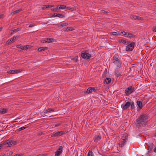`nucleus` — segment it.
<instances>
[{
  "label": "nucleus",
  "instance_id": "obj_26",
  "mask_svg": "<svg viewBox=\"0 0 156 156\" xmlns=\"http://www.w3.org/2000/svg\"><path fill=\"white\" fill-rule=\"evenodd\" d=\"M153 144L152 143H151L150 144V145L149 146V150L150 151H151L152 150L153 147Z\"/></svg>",
  "mask_w": 156,
  "mask_h": 156
},
{
  "label": "nucleus",
  "instance_id": "obj_41",
  "mask_svg": "<svg viewBox=\"0 0 156 156\" xmlns=\"http://www.w3.org/2000/svg\"><path fill=\"white\" fill-rule=\"evenodd\" d=\"M42 9H47V5H43L42 6Z\"/></svg>",
  "mask_w": 156,
  "mask_h": 156
},
{
  "label": "nucleus",
  "instance_id": "obj_3",
  "mask_svg": "<svg viewBox=\"0 0 156 156\" xmlns=\"http://www.w3.org/2000/svg\"><path fill=\"white\" fill-rule=\"evenodd\" d=\"M113 62L116 67L121 68L122 66V63L120 60V58L118 55L115 54L113 57L112 59Z\"/></svg>",
  "mask_w": 156,
  "mask_h": 156
},
{
  "label": "nucleus",
  "instance_id": "obj_15",
  "mask_svg": "<svg viewBox=\"0 0 156 156\" xmlns=\"http://www.w3.org/2000/svg\"><path fill=\"white\" fill-rule=\"evenodd\" d=\"M95 90V88L90 87L88 88L86 91V93L89 94L91 93L93 90Z\"/></svg>",
  "mask_w": 156,
  "mask_h": 156
},
{
  "label": "nucleus",
  "instance_id": "obj_42",
  "mask_svg": "<svg viewBox=\"0 0 156 156\" xmlns=\"http://www.w3.org/2000/svg\"><path fill=\"white\" fill-rule=\"evenodd\" d=\"M137 20H143V19L142 17H141L140 16H137Z\"/></svg>",
  "mask_w": 156,
  "mask_h": 156
},
{
  "label": "nucleus",
  "instance_id": "obj_52",
  "mask_svg": "<svg viewBox=\"0 0 156 156\" xmlns=\"http://www.w3.org/2000/svg\"><path fill=\"white\" fill-rule=\"evenodd\" d=\"M13 153V152H12V151H10L9 152V154H12Z\"/></svg>",
  "mask_w": 156,
  "mask_h": 156
},
{
  "label": "nucleus",
  "instance_id": "obj_50",
  "mask_svg": "<svg viewBox=\"0 0 156 156\" xmlns=\"http://www.w3.org/2000/svg\"><path fill=\"white\" fill-rule=\"evenodd\" d=\"M154 151L155 153H156V147H155L154 148Z\"/></svg>",
  "mask_w": 156,
  "mask_h": 156
},
{
  "label": "nucleus",
  "instance_id": "obj_19",
  "mask_svg": "<svg viewBox=\"0 0 156 156\" xmlns=\"http://www.w3.org/2000/svg\"><path fill=\"white\" fill-rule=\"evenodd\" d=\"M48 49V48L47 47H40L38 49V51H44L45 50Z\"/></svg>",
  "mask_w": 156,
  "mask_h": 156
},
{
  "label": "nucleus",
  "instance_id": "obj_24",
  "mask_svg": "<svg viewBox=\"0 0 156 156\" xmlns=\"http://www.w3.org/2000/svg\"><path fill=\"white\" fill-rule=\"evenodd\" d=\"M20 30V28H18L16 29H15L12 30L11 34H13L16 32L19 31Z\"/></svg>",
  "mask_w": 156,
  "mask_h": 156
},
{
  "label": "nucleus",
  "instance_id": "obj_38",
  "mask_svg": "<svg viewBox=\"0 0 156 156\" xmlns=\"http://www.w3.org/2000/svg\"><path fill=\"white\" fill-rule=\"evenodd\" d=\"M67 25H68L67 23H63L61 24H60V26L62 27H65V26H66Z\"/></svg>",
  "mask_w": 156,
  "mask_h": 156
},
{
  "label": "nucleus",
  "instance_id": "obj_47",
  "mask_svg": "<svg viewBox=\"0 0 156 156\" xmlns=\"http://www.w3.org/2000/svg\"><path fill=\"white\" fill-rule=\"evenodd\" d=\"M60 125V123H58L56 124L55 125V127H56V126H59V125Z\"/></svg>",
  "mask_w": 156,
  "mask_h": 156
},
{
  "label": "nucleus",
  "instance_id": "obj_27",
  "mask_svg": "<svg viewBox=\"0 0 156 156\" xmlns=\"http://www.w3.org/2000/svg\"><path fill=\"white\" fill-rule=\"evenodd\" d=\"M14 41V40H8L6 43L8 44H9L12 43V42H13Z\"/></svg>",
  "mask_w": 156,
  "mask_h": 156
},
{
  "label": "nucleus",
  "instance_id": "obj_35",
  "mask_svg": "<svg viewBox=\"0 0 156 156\" xmlns=\"http://www.w3.org/2000/svg\"><path fill=\"white\" fill-rule=\"evenodd\" d=\"M48 110L49 112H52L54 111V109L53 108H49L48 109Z\"/></svg>",
  "mask_w": 156,
  "mask_h": 156
},
{
  "label": "nucleus",
  "instance_id": "obj_8",
  "mask_svg": "<svg viewBox=\"0 0 156 156\" xmlns=\"http://www.w3.org/2000/svg\"><path fill=\"white\" fill-rule=\"evenodd\" d=\"M131 102L129 101L127 102L125 104H122L121 105V107L123 110H126L130 106Z\"/></svg>",
  "mask_w": 156,
  "mask_h": 156
},
{
  "label": "nucleus",
  "instance_id": "obj_9",
  "mask_svg": "<svg viewBox=\"0 0 156 156\" xmlns=\"http://www.w3.org/2000/svg\"><path fill=\"white\" fill-rule=\"evenodd\" d=\"M81 56L83 58L86 59H88L91 57V55L90 54L86 52L82 53Z\"/></svg>",
  "mask_w": 156,
  "mask_h": 156
},
{
  "label": "nucleus",
  "instance_id": "obj_48",
  "mask_svg": "<svg viewBox=\"0 0 156 156\" xmlns=\"http://www.w3.org/2000/svg\"><path fill=\"white\" fill-rule=\"evenodd\" d=\"M56 13H54L52 16H54V17H57L56 16Z\"/></svg>",
  "mask_w": 156,
  "mask_h": 156
},
{
  "label": "nucleus",
  "instance_id": "obj_44",
  "mask_svg": "<svg viewBox=\"0 0 156 156\" xmlns=\"http://www.w3.org/2000/svg\"><path fill=\"white\" fill-rule=\"evenodd\" d=\"M23 154H16L14 156H23Z\"/></svg>",
  "mask_w": 156,
  "mask_h": 156
},
{
  "label": "nucleus",
  "instance_id": "obj_1",
  "mask_svg": "<svg viewBox=\"0 0 156 156\" xmlns=\"http://www.w3.org/2000/svg\"><path fill=\"white\" fill-rule=\"evenodd\" d=\"M148 119V116L146 115H140L136 120V125L137 127L143 126L146 123L147 120Z\"/></svg>",
  "mask_w": 156,
  "mask_h": 156
},
{
  "label": "nucleus",
  "instance_id": "obj_46",
  "mask_svg": "<svg viewBox=\"0 0 156 156\" xmlns=\"http://www.w3.org/2000/svg\"><path fill=\"white\" fill-rule=\"evenodd\" d=\"M153 31L154 32H156V26L153 27Z\"/></svg>",
  "mask_w": 156,
  "mask_h": 156
},
{
  "label": "nucleus",
  "instance_id": "obj_23",
  "mask_svg": "<svg viewBox=\"0 0 156 156\" xmlns=\"http://www.w3.org/2000/svg\"><path fill=\"white\" fill-rule=\"evenodd\" d=\"M56 16L57 17L62 18H64L65 17V16L64 15L59 13L56 14Z\"/></svg>",
  "mask_w": 156,
  "mask_h": 156
},
{
  "label": "nucleus",
  "instance_id": "obj_34",
  "mask_svg": "<svg viewBox=\"0 0 156 156\" xmlns=\"http://www.w3.org/2000/svg\"><path fill=\"white\" fill-rule=\"evenodd\" d=\"M71 60L75 62H77L78 61V58H72Z\"/></svg>",
  "mask_w": 156,
  "mask_h": 156
},
{
  "label": "nucleus",
  "instance_id": "obj_29",
  "mask_svg": "<svg viewBox=\"0 0 156 156\" xmlns=\"http://www.w3.org/2000/svg\"><path fill=\"white\" fill-rule=\"evenodd\" d=\"M130 18L132 19L136 20H137V16H136L132 15L130 16Z\"/></svg>",
  "mask_w": 156,
  "mask_h": 156
},
{
  "label": "nucleus",
  "instance_id": "obj_17",
  "mask_svg": "<svg viewBox=\"0 0 156 156\" xmlns=\"http://www.w3.org/2000/svg\"><path fill=\"white\" fill-rule=\"evenodd\" d=\"M137 105L138 106L140 109L142 108L143 107V104L142 102L139 101H137L136 102Z\"/></svg>",
  "mask_w": 156,
  "mask_h": 156
},
{
  "label": "nucleus",
  "instance_id": "obj_28",
  "mask_svg": "<svg viewBox=\"0 0 156 156\" xmlns=\"http://www.w3.org/2000/svg\"><path fill=\"white\" fill-rule=\"evenodd\" d=\"M66 5H60L58 9H66Z\"/></svg>",
  "mask_w": 156,
  "mask_h": 156
},
{
  "label": "nucleus",
  "instance_id": "obj_33",
  "mask_svg": "<svg viewBox=\"0 0 156 156\" xmlns=\"http://www.w3.org/2000/svg\"><path fill=\"white\" fill-rule=\"evenodd\" d=\"M131 108L133 109L134 108V103L133 102H132L131 104Z\"/></svg>",
  "mask_w": 156,
  "mask_h": 156
},
{
  "label": "nucleus",
  "instance_id": "obj_30",
  "mask_svg": "<svg viewBox=\"0 0 156 156\" xmlns=\"http://www.w3.org/2000/svg\"><path fill=\"white\" fill-rule=\"evenodd\" d=\"M105 81L107 83H109L111 81V79L110 78H106Z\"/></svg>",
  "mask_w": 156,
  "mask_h": 156
},
{
  "label": "nucleus",
  "instance_id": "obj_21",
  "mask_svg": "<svg viewBox=\"0 0 156 156\" xmlns=\"http://www.w3.org/2000/svg\"><path fill=\"white\" fill-rule=\"evenodd\" d=\"M7 111V109L5 108L1 109L0 110V113L2 114H5L6 112Z\"/></svg>",
  "mask_w": 156,
  "mask_h": 156
},
{
  "label": "nucleus",
  "instance_id": "obj_6",
  "mask_svg": "<svg viewBox=\"0 0 156 156\" xmlns=\"http://www.w3.org/2000/svg\"><path fill=\"white\" fill-rule=\"evenodd\" d=\"M134 88L130 86L127 88L125 90V93L126 95L130 94L134 91Z\"/></svg>",
  "mask_w": 156,
  "mask_h": 156
},
{
  "label": "nucleus",
  "instance_id": "obj_7",
  "mask_svg": "<svg viewBox=\"0 0 156 156\" xmlns=\"http://www.w3.org/2000/svg\"><path fill=\"white\" fill-rule=\"evenodd\" d=\"M67 133V131H58L56 132L55 133L51 135V137H55L57 136H60L62 135H63L64 134Z\"/></svg>",
  "mask_w": 156,
  "mask_h": 156
},
{
  "label": "nucleus",
  "instance_id": "obj_53",
  "mask_svg": "<svg viewBox=\"0 0 156 156\" xmlns=\"http://www.w3.org/2000/svg\"><path fill=\"white\" fill-rule=\"evenodd\" d=\"M2 27H1V28H0V31H1L2 30Z\"/></svg>",
  "mask_w": 156,
  "mask_h": 156
},
{
  "label": "nucleus",
  "instance_id": "obj_37",
  "mask_svg": "<svg viewBox=\"0 0 156 156\" xmlns=\"http://www.w3.org/2000/svg\"><path fill=\"white\" fill-rule=\"evenodd\" d=\"M101 13L105 14V13H108V12L105 11V10H101Z\"/></svg>",
  "mask_w": 156,
  "mask_h": 156
},
{
  "label": "nucleus",
  "instance_id": "obj_2",
  "mask_svg": "<svg viewBox=\"0 0 156 156\" xmlns=\"http://www.w3.org/2000/svg\"><path fill=\"white\" fill-rule=\"evenodd\" d=\"M112 34L114 36L124 35L125 37L129 38H136L135 36L133 34L130 33L126 32L125 31L121 32L119 33V32H113Z\"/></svg>",
  "mask_w": 156,
  "mask_h": 156
},
{
  "label": "nucleus",
  "instance_id": "obj_5",
  "mask_svg": "<svg viewBox=\"0 0 156 156\" xmlns=\"http://www.w3.org/2000/svg\"><path fill=\"white\" fill-rule=\"evenodd\" d=\"M122 140L121 142V143L119 144V146L120 147H122L126 145V142L128 141V136H122Z\"/></svg>",
  "mask_w": 156,
  "mask_h": 156
},
{
  "label": "nucleus",
  "instance_id": "obj_12",
  "mask_svg": "<svg viewBox=\"0 0 156 156\" xmlns=\"http://www.w3.org/2000/svg\"><path fill=\"white\" fill-rule=\"evenodd\" d=\"M20 72V69H14L10 70L7 72V73L9 74H15L18 73Z\"/></svg>",
  "mask_w": 156,
  "mask_h": 156
},
{
  "label": "nucleus",
  "instance_id": "obj_18",
  "mask_svg": "<svg viewBox=\"0 0 156 156\" xmlns=\"http://www.w3.org/2000/svg\"><path fill=\"white\" fill-rule=\"evenodd\" d=\"M66 10H69L71 11H73L76 10V7L75 6L73 7H66Z\"/></svg>",
  "mask_w": 156,
  "mask_h": 156
},
{
  "label": "nucleus",
  "instance_id": "obj_14",
  "mask_svg": "<svg viewBox=\"0 0 156 156\" xmlns=\"http://www.w3.org/2000/svg\"><path fill=\"white\" fill-rule=\"evenodd\" d=\"M101 139V136L99 135H96L94 137V141L95 142H98Z\"/></svg>",
  "mask_w": 156,
  "mask_h": 156
},
{
  "label": "nucleus",
  "instance_id": "obj_13",
  "mask_svg": "<svg viewBox=\"0 0 156 156\" xmlns=\"http://www.w3.org/2000/svg\"><path fill=\"white\" fill-rule=\"evenodd\" d=\"M55 41H55V40H43L41 41V42L42 43H50Z\"/></svg>",
  "mask_w": 156,
  "mask_h": 156
},
{
  "label": "nucleus",
  "instance_id": "obj_11",
  "mask_svg": "<svg viewBox=\"0 0 156 156\" xmlns=\"http://www.w3.org/2000/svg\"><path fill=\"white\" fill-rule=\"evenodd\" d=\"M10 140L9 143L10 144H7V146H6V147H11V146L13 144L14 145H15L17 144V142L16 141H13L12 139H9L7 140Z\"/></svg>",
  "mask_w": 156,
  "mask_h": 156
},
{
  "label": "nucleus",
  "instance_id": "obj_55",
  "mask_svg": "<svg viewBox=\"0 0 156 156\" xmlns=\"http://www.w3.org/2000/svg\"><path fill=\"white\" fill-rule=\"evenodd\" d=\"M46 39H53L52 38H47Z\"/></svg>",
  "mask_w": 156,
  "mask_h": 156
},
{
  "label": "nucleus",
  "instance_id": "obj_49",
  "mask_svg": "<svg viewBox=\"0 0 156 156\" xmlns=\"http://www.w3.org/2000/svg\"><path fill=\"white\" fill-rule=\"evenodd\" d=\"M45 112V113H47V112H49V111H48V109H46V110H45V112Z\"/></svg>",
  "mask_w": 156,
  "mask_h": 156
},
{
  "label": "nucleus",
  "instance_id": "obj_32",
  "mask_svg": "<svg viewBox=\"0 0 156 156\" xmlns=\"http://www.w3.org/2000/svg\"><path fill=\"white\" fill-rule=\"evenodd\" d=\"M27 128V127L23 126V127H22L18 129V130L19 131H20L21 130H23L26 129Z\"/></svg>",
  "mask_w": 156,
  "mask_h": 156
},
{
  "label": "nucleus",
  "instance_id": "obj_36",
  "mask_svg": "<svg viewBox=\"0 0 156 156\" xmlns=\"http://www.w3.org/2000/svg\"><path fill=\"white\" fill-rule=\"evenodd\" d=\"M58 9V8H53L51 9V10L53 12H57V10Z\"/></svg>",
  "mask_w": 156,
  "mask_h": 156
},
{
  "label": "nucleus",
  "instance_id": "obj_16",
  "mask_svg": "<svg viewBox=\"0 0 156 156\" xmlns=\"http://www.w3.org/2000/svg\"><path fill=\"white\" fill-rule=\"evenodd\" d=\"M119 42L120 43H122L125 44L127 45L129 43V41H126L125 40H119Z\"/></svg>",
  "mask_w": 156,
  "mask_h": 156
},
{
  "label": "nucleus",
  "instance_id": "obj_51",
  "mask_svg": "<svg viewBox=\"0 0 156 156\" xmlns=\"http://www.w3.org/2000/svg\"><path fill=\"white\" fill-rule=\"evenodd\" d=\"M16 37H17V36L16 37H13L12 38H11V39H16Z\"/></svg>",
  "mask_w": 156,
  "mask_h": 156
},
{
  "label": "nucleus",
  "instance_id": "obj_4",
  "mask_svg": "<svg viewBox=\"0 0 156 156\" xmlns=\"http://www.w3.org/2000/svg\"><path fill=\"white\" fill-rule=\"evenodd\" d=\"M127 45L126 48V50L127 51H132L135 45V43L134 42H130L129 41V43Z\"/></svg>",
  "mask_w": 156,
  "mask_h": 156
},
{
  "label": "nucleus",
  "instance_id": "obj_43",
  "mask_svg": "<svg viewBox=\"0 0 156 156\" xmlns=\"http://www.w3.org/2000/svg\"><path fill=\"white\" fill-rule=\"evenodd\" d=\"M16 47L17 48H21L22 49L23 46H22L21 44H19V45H17L16 46Z\"/></svg>",
  "mask_w": 156,
  "mask_h": 156
},
{
  "label": "nucleus",
  "instance_id": "obj_39",
  "mask_svg": "<svg viewBox=\"0 0 156 156\" xmlns=\"http://www.w3.org/2000/svg\"><path fill=\"white\" fill-rule=\"evenodd\" d=\"M47 8H51V7H54V5H47Z\"/></svg>",
  "mask_w": 156,
  "mask_h": 156
},
{
  "label": "nucleus",
  "instance_id": "obj_54",
  "mask_svg": "<svg viewBox=\"0 0 156 156\" xmlns=\"http://www.w3.org/2000/svg\"><path fill=\"white\" fill-rule=\"evenodd\" d=\"M59 6V5L57 6V7L56 8H59L58 7Z\"/></svg>",
  "mask_w": 156,
  "mask_h": 156
},
{
  "label": "nucleus",
  "instance_id": "obj_22",
  "mask_svg": "<svg viewBox=\"0 0 156 156\" xmlns=\"http://www.w3.org/2000/svg\"><path fill=\"white\" fill-rule=\"evenodd\" d=\"M22 10V9H19L16 10L14 11L13 12L11 13V14L12 15H14L17 13H19Z\"/></svg>",
  "mask_w": 156,
  "mask_h": 156
},
{
  "label": "nucleus",
  "instance_id": "obj_45",
  "mask_svg": "<svg viewBox=\"0 0 156 156\" xmlns=\"http://www.w3.org/2000/svg\"><path fill=\"white\" fill-rule=\"evenodd\" d=\"M34 24H30L29 25V27H34Z\"/></svg>",
  "mask_w": 156,
  "mask_h": 156
},
{
  "label": "nucleus",
  "instance_id": "obj_25",
  "mask_svg": "<svg viewBox=\"0 0 156 156\" xmlns=\"http://www.w3.org/2000/svg\"><path fill=\"white\" fill-rule=\"evenodd\" d=\"M87 156H94V154L92 151H90L88 153Z\"/></svg>",
  "mask_w": 156,
  "mask_h": 156
},
{
  "label": "nucleus",
  "instance_id": "obj_31",
  "mask_svg": "<svg viewBox=\"0 0 156 156\" xmlns=\"http://www.w3.org/2000/svg\"><path fill=\"white\" fill-rule=\"evenodd\" d=\"M73 30V28L72 27H67L65 29V31H71Z\"/></svg>",
  "mask_w": 156,
  "mask_h": 156
},
{
  "label": "nucleus",
  "instance_id": "obj_40",
  "mask_svg": "<svg viewBox=\"0 0 156 156\" xmlns=\"http://www.w3.org/2000/svg\"><path fill=\"white\" fill-rule=\"evenodd\" d=\"M120 75V73H115V76L118 77H119Z\"/></svg>",
  "mask_w": 156,
  "mask_h": 156
},
{
  "label": "nucleus",
  "instance_id": "obj_20",
  "mask_svg": "<svg viewBox=\"0 0 156 156\" xmlns=\"http://www.w3.org/2000/svg\"><path fill=\"white\" fill-rule=\"evenodd\" d=\"M31 47V45H25L24 46H23L22 49L23 50H27L30 47Z\"/></svg>",
  "mask_w": 156,
  "mask_h": 156
},
{
  "label": "nucleus",
  "instance_id": "obj_10",
  "mask_svg": "<svg viewBox=\"0 0 156 156\" xmlns=\"http://www.w3.org/2000/svg\"><path fill=\"white\" fill-rule=\"evenodd\" d=\"M63 148V147L62 146H59L57 150L55 152V156H59L62 152Z\"/></svg>",
  "mask_w": 156,
  "mask_h": 156
}]
</instances>
